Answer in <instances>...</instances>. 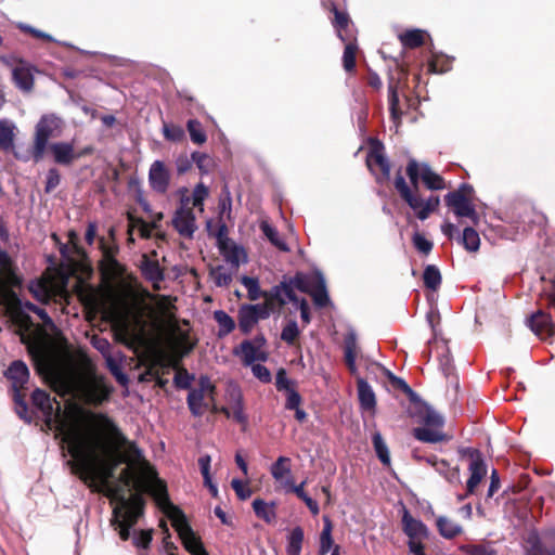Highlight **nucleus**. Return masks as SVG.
<instances>
[{"mask_svg": "<svg viewBox=\"0 0 555 555\" xmlns=\"http://www.w3.org/2000/svg\"><path fill=\"white\" fill-rule=\"evenodd\" d=\"M74 410L95 428L93 433L67 436L72 440L67 446L72 460L67 461V465L83 483L98 491V485H107L122 463L129 466L142 464L150 469L142 450L126 437L106 413L77 405Z\"/></svg>", "mask_w": 555, "mask_h": 555, "instance_id": "1", "label": "nucleus"}, {"mask_svg": "<svg viewBox=\"0 0 555 555\" xmlns=\"http://www.w3.org/2000/svg\"><path fill=\"white\" fill-rule=\"evenodd\" d=\"M102 486L105 488V495L117 502V505L113 508L111 526L117 531L121 541H128L131 535L130 530L144 515L145 500L140 492L126 498L122 486H113L111 482Z\"/></svg>", "mask_w": 555, "mask_h": 555, "instance_id": "2", "label": "nucleus"}, {"mask_svg": "<svg viewBox=\"0 0 555 555\" xmlns=\"http://www.w3.org/2000/svg\"><path fill=\"white\" fill-rule=\"evenodd\" d=\"M31 403L43 415V423L49 430L55 431V438L61 437L62 444L68 446L72 440L68 435L78 436V427L68 423L56 398L43 389L37 388L31 393Z\"/></svg>", "mask_w": 555, "mask_h": 555, "instance_id": "3", "label": "nucleus"}, {"mask_svg": "<svg viewBox=\"0 0 555 555\" xmlns=\"http://www.w3.org/2000/svg\"><path fill=\"white\" fill-rule=\"evenodd\" d=\"M113 392L114 387L107 382V378L98 374L95 365L86 357L82 361L79 385L81 401L87 405L98 408L108 402Z\"/></svg>", "mask_w": 555, "mask_h": 555, "instance_id": "4", "label": "nucleus"}, {"mask_svg": "<svg viewBox=\"0 0 555 555\" xmlns=\"http://www.w3.org/2000/svg\"><path fill=\"white\" fill-rule=\"evenodd\" d=\"M158 307L164 313H169L168 317L170 319L171 350L178 360H181L183 357L190 354L194 350L197 345V339L191 337L190 328L184 330L179 325L175 314L171 313L172 310H176V306L169 296L159 295Z\"/></svg>", "mask_w": 555, "mask_h": 555, "instance_id": "5", "label": "nucleus"}, {"mask_svg": "<svg viewBox=\"0 0 555 555\" xmlns=\"http://www.w3.org/2000/svg\"><path fill=\"white\" fill-rule=\"evenodd\" d=\"M17 270L8 251L0 249V306L9 308L18 304L14 288L22 286L23 279Z\"/></svg>", "mask_w": 555, "mask_h": 555, "instance_id": "6", "label": "nucleus"}, {"mask_svg": "<svg viewBox=\"0 0 555 555\" xmlns=\"http://www.w3.org/2000/svg\"><path fill=\"white\" fill-rule=\"evenodd\" d=\"M144 479L140 486V493H150L158 507L173 520V517H183V512L170 502L166 483L157 477L156 470L150 465V469L143 465Z\"/></svg>", "mask_w": 555, "mask_h": 555, "instance_id": "7", "label": "nucleus"}, {"mask_svg": "<svg viewBox=\"0 0 555 555\" xmlns=\"http://www.w3.org/2000/svg\"><path fill=\"white\" fill-rule=\"evenodd\" d=\"M61 119L53 114L41 116L35 127L34 141L30 149L33 159L38 163L43 159L49 147V140L61 132Z\"/></svg>", "mask_w": 555, "mask_h": 555, "instance_id": "8", "label": "nucleus"}, {"mask_svg": "<svg viewBox=\"0 0 555 555\" xmlns=\"http://www.w3.org/2000/svg\"><path fill=\"white\" fill-rule=\"evenodd\" d=\"M115 341L125 345L129 349L143 346L146 341L145 323L142 317H135L134 324L128 320H121L113 327Z\"/></svg>", "mask_w": 555, "mask_h": 555, "instance_id": "9", "label": "nucleus"}, {"mask_svg": "<svg viewBox=\"0 0 555 555\" xmlns=\"http://www.w3.org/2000/svg\"><path fill=\"white\" fill-rule=\"evenodd\" d=\"M406 173L415 189L418 186V179H421L429 190H443L446 188L443 178L435 172L426 163L418 164L414 159L410 160L406 167Z\"/></svg>", "mask_w": 555, "mask_h": 555, "instance_id": "10", "label": "nucleus"}, {"mask_svg": "<svg viewBox=\"0 0 555 555\" xmlns=\"http://www.w3.org/2000/svg\"><path fill=\"white\" fill-rule=\"evenodd\" d=\"M403 530L409 537V548L414 555H425L423 540L427 538V527L421 521L413 518L404 508L402 517Z\"/></svg>", "mask_w": 555, "mask_h": 555, "instance_id": "11", "label": "nucleus"}, {"mask_svg": "<svg viewBox=\"0 0 555 555\" xmlns=\"http://www.w3.org/2000/svg\"><path fill=\"white\" fill-rule=\"evenodd\" d=\"M189 198L182 199V205L176 210L172 225L185 238H192L196 231V219L193 209L188 206Z\"/></svg>", "mask_w": 555, "mask_h": 555, "instance_id": "12", "label": "nucleus"}, {"mask_svg": "<svg viewBox=\"0 0 555 555\" xmlns=\"http://www.w3.org/2000/svg\"><path fill=\"white\" fill-rule=\"evenodd\" d=\"M172 526L178 532L184 548L192 555H197L201 551L206 550L202 540L195 535L191 526L188 524L185 515L183 517H173Z\"/></svg>", "mask_w": 555, "mask_h": 555, "instance_id": "13", "label": "nucleus"}, {"mask_svg": "<svg viewBox=\"0 0 555 555\" xmlns=\"http://www.w3.org/2000/svg\"><path fill=\"white\" fill-rule=\"evenodd\" d=\"M262 297L264 298L263 302H270L269 308H271L273 313L280 311L287 300L292 302L298 301L295 291H292V287L286 285L285 282L274 285L269 292H263Z\"/></svg>", "mask_w": 555, "mask_h": 555, "instance_id": "14", "label": "nucleus"}, {"mask_svg": "<svg viewBox=\"0 0 555 555\" xmlns=\"http://www.w3.org/2000/svg\"><path fill=\"white\" fill-rule=\"evenodd\" d=\"M403 199L404 202H406L409 207L414 211V214L420 220H426L430 216V214L438 208L440 204V198L436 195H431L428 198L424 199L418 195L417 189L411 192Z\"/></svg>", "mask_w": 555, "mask_h": 555, "instance_id": "15", "label": "nucleus"}, {"mask_svg": "<svg viewBox=\"0 0 555 555\" xmlns=\"http://www.w3.org/2000/svg\"><path fill=\"white\" fill-rule=\"evenodd\" d=\"M149 183L153 191L165 194L170 184V172L162 160H155L149 171Z\"/></svg>", "mask_w": 555, "mask_h": 555, "instance_id": "16", "label": "nucleus"}, {"mask_svg": "<svg viewBox=\"0 0 555 555\" xmlns=\"http://www.w3.org/2000/svg\"><path fill=\"white\" fill-rule=\"evenodd\" d=\"M446 204L452 208L457 217H467L473 220L477 219V212L474 205L460 191L450 192L444 196Z\"/></svg>", "mask_w": 555, "mask_h": 555, "instance_id": "17", "label": "nucleus"}, {"mask_svg": "<svg viewBox=\"0 0 555 555\" xmlns=\"http://www.w3.org/2000/svg\"><path fill=\"white\" fill-rule=\"evenodd\" d=\"M470 463L468 470L470 473V477L467 480L466 488L467 493L473 494L477 488V486L480 483L482 478L487 474V467L485 464V461L478 450H470Z\"/></svg>", "mask_w": 555, "mask_h": 555, "instance_id": "18", "label": "nucleus"}, {"mask_svg": "<svg viewBox=\"0 0 555 555\" xmlns=\"http://www.w3.org/2000/svg\"><path fill=\"white\" fill-rule=\"evenodd\" d=\"M36 68L25 62L18 60V65L12 70V78L15 86L24 92H30L34 89V72Z\"/></svg>", "mask_w": 555, "mask_h": 555, "instance_id": "19", "label": "nucleus"}, {"mask_svg": "<svg viewBox=\"0 0 555 555\" xmlns=\"http://www.w3.org/2000/svg\"><path fill=\"white\" fill-rule=\"evenodd\" d=\"M233 353L235 356H241L243 364L246 366L254 364L256 361L263 362L268 359L267 351L255 346V344L248 339L243 340L237 347H235Z\"/></svg>", "mask_w": 555, "mask_h": 555, "instance_id": "20", "label": "nucleus"}, {"mask_svg": "<svg viewBox=\"0 0 555 555\" xmlns=\"http://www.w3.org/2000/svg\"><path fill=\"white\" fill-rule=\"evenodd\" d=\"M369 144L365 164L376 182L379 183L382 181V142L377 138H370Z\"/></svg>", "mask_w": 555, "mask_h": 555, "instance_id": "21", "label": "nucleus"}, {"mask_svg": "<svg viewBox=\"0 0 555 555\" xmlns=\"http://www.w3.org/2000/svg\"><path fill=\"white\" fill-rule=\"evenodd\" d=\"M55 164L69 167L77 160L75 146L72 142H55L49 145Z\"/></svg>", "mask_w": 555, "mask_h": 555, "instance_id": "22", "label": "nucleus"}, {"mask_svg": "<svg viewBox=\"0 0 555 555\" xmlns=\"http://www.w3.org/2000/svg\"><path fill=\"white\" fill-rule=\"evenodd\" d=\"M384 388L387 391L392 392L395 396L399 397L401 395L406 398L413 399L415 397V392L412 388L406 384V382L396 376L390 370L384 366Z\"/></svg>", "mask_w": 555, "mask_h": 555, "instance_id": "23", "label": "nucleus"}, {"mask_svg": "<svg viewBox=\"0 0 555 555\" xmlns=\"http://www.w3.org/2000/svg\"><path fill=\"white\" fill-rule=\"evenodd\" d=\"M228 225L220 220L218 230L215 234L218 241V246L220 251L227 257V259L236 266L238 264V248L235 245H230V240L228 238Z\"/></svg>", "mask_w": 555, "mask_h": 555, "instance_id": "24", "label": "nucleus"}, {"mask_svg": "<svg viewBox=\"0 0 555 555\" xmlns=\"http://www.w3.org/2000/svg\"><path fill=\"white\" fill-rule=\"evenodd\" d=\"M4 375L12 382L13 389L25 388L29 379V370L25 362L15 360L10 364Z\"/></svg>", "mask_w": 555, "mask_h": 555, "instance_id": "25", "label": "nucleus"}, {"mask_svg": "<svg viewBox=\"0 0 555 555\" xmlns=\"http://www.w3.org/2000/svg\"><path fill=\"white\" fill-rule=\"evenodd\" d=\"M188 406L192 415L201 417L209 409L208 395L202 390L191 389L186 398Z\"/></svg>", "mask_w": 555, "mask_h": 555, "instance_id": "26", "label": "nucleus"}, {"mask_svg": "<svg viewBox=\"0 0 555 555\" xmlns=\"http://www.w3.org/2000/svg\"><path fill=\"white\" fill-rule=\"evenodd\" d=\"M309 295L312 297L314 305L319 308L327 307L330 304L325 280L319 271L314 273V286Z\"/></svg>", "mask_w": 555, "mask_h": 555, "instance_id": "27", "label": "nucleus"}, {"mask_svg": "<svg viewBox=\"0 0 555 555\" xmlns=\"http://www.w3.org/2000/svg\"><path fill=\"white\" fill-rule=\"evenodd\" d=\"M99 269L101 275L107 282H115L122 279L126 273V267L117 259H109L108 261H100Z\"/></svg>", "mask_w": 555, "mask_h": 555, "instance_id": "28", "label": "nucleus"}, {"mask_svg": "<svg viewBox=\"0 0 555 555\" xmlns=\"http://www.w3.org/2000/svg\"><path fill=\"white\" fill-rule=\"evenodd\" d=\"M436 472L443 476L450 483H460V469L457 467H450L449 463L444 460H439L436 456L426 459Z\"/></svg>", "mask_w": 555, "mask_h": 555, "instance_id": "29", "label": "nucleus"}, {"mask_svg": "<svg viewBox=\"0 0 555 555\" xmlns=\"http://www.w3.org/2000/svg\"><path fill=\"white\" fill-rule=\"evenodd\" d=\"M238 328L244 335H248L255 325L259 322L255 315L254 308H248L247 304L240 307L237 312Z\"/></svg>", "mask_w": 555, "mask_h": 555, "instance_id": "30", "label": "nucleus"}, {"mask_svg": "<svg viewBox=\"0 0 555 555\" xmlns=\"http://www.w3.org/2000/svg\"><path fill=\"white\" fill-rule=\"evenodd\" d=\"M141 270L144 278L154 283L162 282L165 278L158 261L150 259L146 255H143Z\"/></svg>", "mask_w": 555, "mask_h": 555, "instance_id": "31", "label": "nucleus"}, {"mask_svg": "<svg viewBox=\"0 0 555 555\" xmlns=\"http://www.w3.org/2000/svg\"><path fill=\"white\" fill-rule=\"evenodd\" d=\"M530 328L537 334V335H543L548 334L552 331V320L550 314L538 311L533 313L530 319L528 320Z\"/></svg>", "mask_w": 555, "mask_h": 555, "instance_id": "32", "label": "nucleus"}, {"mask_svg": "<svg viewBox=\"0 0 555 555\" xmlns=\"http://www.w3.org/2000/svg\"><path fill=\"white\" fill-rule=\"evenodd\" d=\"M253 509L255 515L267 524L273 522L276 518L274 502L267 503L262 499L257 498L253 501Z\"/></svg>", "mask_w": 555, "mask_h": 555, "instance_id": "33", "label": "nucleus"}, {"mask_svg": "<svg viewBox=\"0 0 555 555\" xmlns=\"http://www.w3.org/2000/svg\"><path fill=\"white\" fill-rule=\"evenodd\" d=\"M414 437L423 442L436 443L447 439V436L441 431V427H417L413 431Z\"/></svg>", "mask_w": 555, "mask_h": 555, "instance_id": "34", "label": "nucleus"}, {"mask_svg": "<svg viewBox=\"0 0 555 555\" xmlns=\"http://www.w3.org/2000/svg\"><path fill=\"white\" fill-rule=\"evenodd\" d=\"M322 5L325 10L333 13L334 16L331 22L335 30L343 26L346 27L352 22L347 12L337 8L334 0H322Z\"/></svg>", "mask_w": 555, "mask_h": 555, "instance_id": "35", "label": "nucleus"}, {"mask_svg": "<svg viewBox=\"0 0 555 555\" xmlns=\"http://www.w3.org/2000/svg\"><path fill=\"white\" fill-rule=\"evenodd\" d=\"M357 385L361 408L366 411L372 410L376 404V399L371 386L363 378H358Z\"/></svg>", "mask_w": 555, "mask_h": 555, "instance_id": "36", "label": "nucleus"}, {"mask_svg": "<svg viewBox=\"0 0 555 555\" xmlns=\"http://www.w3.org/2000/svg\"><path fill=\"white\" fill-rule=\"evenodd\" d=\"M284 282L292 287V291L296 288L302 293L309 294L314 286V274L308 275L302 272H297L293 278Z\"/></svg>", "mask_w": 555, "mask_h": 555, "instance_id": "37", "label": "nucleus"}, {"mask_svg": "<svg viewBox=\"0 0 555 555\" xmlns=\"http://www.w3.org/2000/svg\"><path fill=\"white\" fill-rule=\"evenodd\" d=\"M436 525L444 539H453L462 532V526L446 516H439Z\"/></svg>", "mask_w": 555, "mask_h": 555, "instance_id": "38", "label": "nucleus"}, {"mask_svg": "<svg viewBox=\"0 0 555 555\" xmlns=\"http://www.w3.org/2000/svg\"><path fill=\"white\" fill-rule=\"evenodd\" d=\"M260 230L263 235L269 240V242L275 246L279 250L287 253L289 251V247L285 243L284 240L280 237L278 230L272 227L268 221L263 220L260 222Z\"/></svg>", "mask_w": 555, "mask_h": 555, "instance_id": "39", "label": "nucleus"}, {"mask_svg": "<svg viewBox=\"0 0 555 555\" xmlns=\"http://www.w3.org/2000/svg\"><path fill=\"white\" fill-rule=\"evenodd\" d=\"M292 460L287 456H279L271 465L270 473L275 481H282L285 476L291 477Z\"/></svg>", "mask_w": 555, "mask_h": 555, "instance_id": "40", "label": "nucleus"}, {"mask_svg": "<svg viewBox=\"0 0 555 555\" xmlns=\"http://www.w3.org/2000/svg\"><path fill=\"white\" fill-rule=\"evenodd\" d=\"M128 221H129V234H132L133 227L138 225L140 235L142 238H150L152 235V230L155 229L157 225L155 222L149 223L141 217H135L132 214H128ZM130 242H133V238L129 237Z\"/></svg>", "mask_w": 555, "mask_h": 555, "instance_id": "41", "label": "nucleus"}, {"mask_svg": "<svg viewBox=\"0 0 555 555\" xmlns=\"http://www.w3.org/2000/svg\"><path fill=\"white\" fill-rule=\"evenodd\" d=\"M214 319L219 325L218 337L222 338L229 335L235 328V321L223 310H216Z\"/></svg>", "mask_w": 555, "mask_h": 555, "instance_id": "42", "label": "nucleus"}, {"mask_svg": "<svg viewBox=\"0 0 555 555\" xmlns=\"http://www.w3.org/2000/svg\"><path fill=\"white\" fill-rule=\"evenodd\" d=\"M426 33L421 29H410L399 35L403 47L414 49L424 43Z\"/></svg>", "mask_w": 555, "mask_h": 555, "instance_id": "43", "label": "nucleus"}, {"mask_svg": "<svg viewBox=\"0 0 555 555\" xmlns=\"http://www.w3.org/2000/svg\"><path fill=\"white\" fill-rule=\"evenodd\" d=\"M304 529L299 526L295 527L287 539V555H300L304 542Z\"/></svg>", "mask_w": 555, "mask_h": 555, "instance_id": "44", "label": "nucleus"}, {"mask_svg": "<svg viewBox=\"0 0 555 555\" xmlns=\"http://www.w3.org/2000/svg\"><path fill=\"white\" fill-rule=\"evenodd\" d=\"M141 466V470L139 476H135L134 472L131 469V467H126L121 470L119 475V481L125 487H133L137 492H140V486L143 482L144 474H143V465L139 464Z\"/></svg>", "mask_w": 555, "mask_h": 555, "instance_id": "45", "label": "nucleus"}, {"mask_svg": "<svg viewBox=\"0 0 555 555\" xmlns=\"http://www.w3.org/2000/svg\"><path fill=\"white\" fill-rule=\"evenodd\" d=\"M423 281L427 288L437 291L441 284V274L434 264H428L423 272Z\"/></svg>", "mask_w": 555, "mask_h": 555, "instance_id": "46", "label": "nucleus"}, {"mask_svg": "<svg viewBox=\"0 0 555 555\" xmlns=\"http://www.w3.org/2000/svg\"><path fill=\"white\" fill-rule=\"evenodd\" d=\"M358 51V42L345 44L343 54V66L346 72L352 73L356 69Z\"/></svg>", "mask_w": 555, "mask_h": 555, "instance_id": "47", "label": "nucleus"}, {"mask_svg": "<svg viewBox=\"0 0 555 555\" xmlns=\"http://www.w3.org/2000/svg\"><path fill=\"white\" fill-rule=\"evenodd\" d=\"M14 126L8 120H0V149L9 150L14 142Z\"/></svg>", "mask_w": 555, "mask_h": 555, "instance_id": "48", "label": "nucleus"}, {"mask_svg": "<svg viewBox=\"0 0 555 555\" xmlns=\"http://www.w3.org/2000/svg\"><path fill=\"white\" fill-rule=\"evenodd\" d=\"M300 331L295 320H289L283 327L281 339L289 346H295L298 341Z\"/></svg>", "mask_w": 555, "mask_h": 555, "instance_id": "49", "label": "nucleus"}, {"mask_svg": "<svg viewBox=\"0 0 555 555\" xmlns=\"http://www.w3.org/2000/svg\"><path fill=\"white\" fill-rule=\"evenodd\" d=\"M186 128L193 143L201 145L206 142L207 135L197 119H190L186 124Z\"/></svg>", "mask_w": 555, "mask_h": 555, "instance_id": "50", "label": "nucleus"}, {"mask_svg": "<svg viewBox=\"0 0 555 555\" xmlns=\"http://www.w3.org/2000/svg\"><path fill=\"white\" fill-rule=\"evenodd\" d=\"M462 242L464 247L469 251H477L480 246V237L476 230L467 227L463 231Z\"/></svg>", "mask_w": 555, "mask_h": 555, "instance_id": "51", "label": "nucleus"}, {"mask_svg": "<svg viewBox=\"0 0 555 555\" xmlns=\"http://www.w3.org/2000/svg\"><path fill=\"white\" fill-rule=\"evenodd\" d=\"M192 160L197 166L202 175H207L214 167V159L206 153L193 152Z\"/></svg>", "mask_w": 555, "mask_h": 555, "instance_id": "52", "label": "nucleus"}, {"mask_svg": "<svg viewBox=\"0 0 555 555\" xmlns=\"http://www.w3.org/2000/svg\"><path fill=\"white\" fill-rule=\"evenodd\" d=\"M241 282L246 287L248 298L250 300L255 301V300L259 299L260 296H262L263 292H261L259 282L257 279L244 275L241 279Z\"/></svg>", "mask_w": 555, "mask_h": 555, "instance_id": "53", "label": "nucleus"}, {"mask_svg": "<svg viewBox=\"0 0 555 555\" xmlns=\"http://www.w3.org/2000/svg\"><path fill=\"white\" fill-rule=\"evenodd\" d=\"M153 529L147 530H139L138 532H134L132 538V543L138 548L147 550L150 548V545L153 540Z\"/></svg>", "mask_w": 555, "mask_h": 555, "instance_id": "54", "label": "nucleus"}, {"mask_svg": "<svg viewBox=\"0 0 555 555\" xmlns=\"http://www.w3.org/2000/svg\"><path fill=\"white\" fill-rule=\"evenodd\" d=\"M333 546V539H332V526L330 522L325 524L321 537H320V548L319 554L325 555L330 552V550Z\"/></svg>", "mask_w": 555, "mask_h": 555, "instance_id": "55", "label": "nucleus"}, {"mask_svg": "<svg viewBox=\"0 0 555 555\" xmlns=\"http://www.w3.org/2000/svg\"><path fill=\"white\" fill-rule=\"evenodd\" d=\"M335 31L337 34V37L345 44H350V43H357L358 42L357 41V29H356V27H354L352 22L350 24H348V26L339 27Z\"/></svg>", "mask_w": 555, "mask_h": 555, "instance_id": "56", "label": "nucleus"}, {"mask_svg": "<svg viewBox=\"0 0 555 555\" xmlns=\"http://www.w3.org/2000/svg\"><path fill=\"white\" fill-rule=\"evenodd\" d=\"M106 365L112 375L116 378V380L120 385H126L128 383V376L122 372L120 365L113 359L112 354L105 357Z\"/></svg>", "mask_w": 555, "mask_h": 555, "instance_id": "57", "label": "nucleus"}, {"mask_svg": "<svg viewBox=\"0 0 555 555\" xmlns=\"http://www.w3.org/2000/svg\"><path fill=\"white\" fill-rule=\"evenodd\" d=\"M422 421L425 426L430 427H442L444 423L443 417L438 412L429 408L424 411Z\"/></svg>", "mask_w": 555, "mask_h": 555, "instance_id": "58", "label": "nucleus"}, {"mask_svg": "<svg viewBox=\"0 0 555 555\" xmlns=\"http://www.w3.org/2000/svg\"><path fill=\"white\" fill-rule=\"evenodd\" d=\"M61 182V175L56 168H50L47 172L44 192L51 193Z\"/></svg>", "mask_w": 555, "mask_h": 555, "instance_id": "59", "label": "nucleus"}, {"mask_svg": "<svg viewBox=\"0 0 555 555\" xmlns=\"http://www.w3.org/2000/svg\"><path fill=\"white\" fill-rule=\"evenodd\" d=\"M412 241L414 247L422 254L428 255L433 249V243L421 233H415Z\"/></svg>", "mask_w": 555, "mask_h": 555, "instance_id": "60", "label": "nucleus"}, {"mask_svg": "<svg viewBox=\"0 0 555 555\" xmlns=\"http://www.w3.org/2000/svg\"><path fill=\"white\" fill-rule=\"evenodd\" d=\"M164 135L169 141L178 142L184 138V131L180 126L165 124Z\"/></svg>", "mask_w": 555, "mask_h": 555, "instance_id": "61", "label": "nucleus"}, {"mask_svg": "<svg viewBox=\"0 0 555 555\" xmlns=\"http://www.w3.org/2000/svg\"><path fill=\"white\" fill-rule=\"evenodd\" d=\"M163 530H164V533H165V537L163 539V545H164V550L165 552L167 553V555H178L177 554V545L170 540L171 539V534L169 532V529L167 527V524L165 520H162L160 521V525H159Z\"/></svg>", "mask_w": 555, "mask_h": 555, "instance_id": "62", "label": "nucleus"}, {"mask_svg": "<svg viewBox=\"0 0 555 555\" xmlns=\"http://www.w3.org/2000/svg\"><path fill=\"white\" fill-rule=\"evenodd\" d=\"M208 196V188L203 183H198L192 194V204L194 207H203L205 198Z\"/></svg>", "mask_w": 555, "mask_h": 555, "instance_id": "63", "label": "nucleus"}, {"mask_svg": "<svg viewBox=\"0 0 555 555\" xmlns=\"http://www.w3.org/2000/svg\"><path fill=\"white\" fill-rule=\"evenodd\" d=\"M193 375H190L185 369L179 370L175 375V385L181 389H190Z\"/></svg>", "mask_w": 555, "mask_h": 555, "instance_id": "64", "label": "nucleus"}]
</instances>
